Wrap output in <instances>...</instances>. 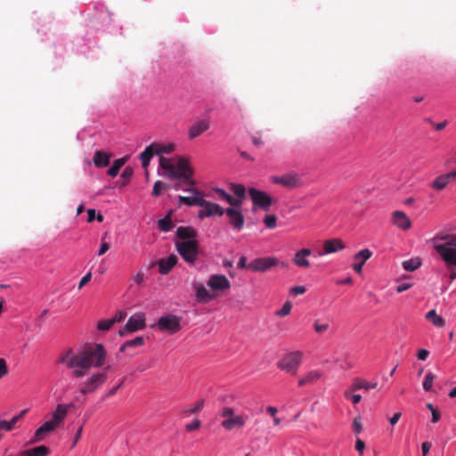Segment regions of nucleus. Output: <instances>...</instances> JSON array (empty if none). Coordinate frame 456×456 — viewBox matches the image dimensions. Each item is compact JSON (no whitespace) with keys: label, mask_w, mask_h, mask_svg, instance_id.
I'll use <instances>...</instances> for the list:
<instances>
[{"label":"nucleus","mask_w":456,"mask_h":456,"mask_svg":"<svg viewBox=\"0 0 456 456\" xmlns=\"http://www.w3.org/2000/svg\"><path fill=\"white\" fill-rule=\"evenodd\" d=\"M311 254L312 251L309 248H302L298 250L293 258L294 265L301 268H308L310 266V262L307 259V256Z\"/></svg>","instance_id":"obj_20"},{"label":"nucleus","mask_w":456,"mask_h":456,"mask_svg":"<svg viewBox=\"0 0 456 456\" xmlns=\"http://www.w3.org/2000/svg\"><path fill=\"white\" fill-rule=\"evenodd\" d=\"M448 182L451 183L456 180V168L449 173L444 174Z\"/></svg>","instance_id":"obj_64"},{"label":"nucleus","mask_w":456,"mask_h":456,"mask_svg":"<svg viewBox=\"0 0 456 456\" xmlns=\"http://www.w3.org/2000/svg\"><path fill=\"white\" fill-rule=\"evenodd\" d=\"M305 292V288L304 286H295L290 288V293L294 296L302 295Z\"/></svg>","instance_id":"obj_54"},{"label":"nucleus","mask_w":456,"mask_h":456,"mask_svg":"<svg viewBox=\"0 0 456 456\" xmlns=\"http://www.w3.org/2000/svg\"><path fill=\"white\" fill-rule=\"evenodd\" d=\"M177 159H167L165 157L159 158V166L162 169L167 171V175L170 179L171 176H175V166Z\"/></svg>","instance_id":"obj_25"},{"label":"nucleus","mask_w":456,"mask_h":456,"mask_svg":"<svg viewBox=\"0 0 456 456\" xmlns=\"http://www.w3.org/2000/svg\"><path fill=\"white\" fill-rule=\"evenodd\" d=\"M91 278H92V273H91V272H89L80 280L79 284H78V289H81L86 284H87L91 281Z\"/></svg>","instance_id":"obj_55"},{"label":"nucleus","mask_w":456,"mask_h":456,"mask_svg":"<svg viewBox=\"0 0 456 456\" xmlns=\"http://www.w3.org/2000/svg\"><path fill=\"white\" fill-rule=\"evenodd\" d=\"M203 407H204V400L200 399L194 403V405H192L191 407L185 410L184 412L187 414L196 413V412L200 411L203 409Z\"/></svg>","instance_id":"obj_41"},{"label":"nucleus","mask_w":456,"mask_h":456,"mask_svg":"<svg viewBox=\"0 0 456 456\" xmlns=\"http://www.w3.org/2000/svg\"><path fill=\"white\" fill-rule=\"evenodd\" d=\"M226 202L231 206L232 208H235L238 210H240L241 205H242V200L238 198L235 199L232 196H229Z\"/></svg>","instance_id":"obj_44"},{"label":"nucleus","mask_w":456,"mask_h":456,"mask_svg":"<svg viewBox=\"0 0 456 456\" xmlns=\"http://www.w3.org/2000/svg\"><path fill=\"white\" fill-rule=\"evenodd\" d=\"M113 325H114V323L111 321V319L102 320L98 322L97 328L100 330L106 331V330H109Z\"/></svg>","instance_id":"obj_47"},{"label":"nucleus","mask_w":456,"mask_h":456,"mask_svg":"<svg viewBox=\"0 0 456 456\" xmlns=\"http://www.w3.org/2000/svg\"><path fill=\"white\" fill-rule=\"evenodd\" d=\"M178 202L179 205L184 204L186 206L191 207V206H200L201 204H205V200L202 198V196H192V197H186V196H178Z\"/></svg>","instance_id":"obj_30"},{"label":"nucleus","mask_w":456,"mask_h":456,"mask_svg":"<svg viewBox=\"0 0 456 456\" xmlns=\"http://www.w3.org/2000/svg\"><path fill=\"white\" fill-rule=\"evenodd\" d=\"M178 258L175 255L172 254L166 258H161L159 261V271L161 274H167L171 269L176 265Z\"/></svg>","instance_id":"obj_22"},{"label":"nucleus","mask_w":456,"mask_h":456,"mask_svg":"<svg viewBox=\"0 0 456 456\" xmlns=\"http://www.w3.org/2000/svg\"><path fill=\"white\" fill-rule=\"evenodd\" d=\"M145 321L146 319L144 314L136 313L133 314L127 321L125 327L119 330V335L124 336L128 332H134L143 329L146 326Z\"/></svg>","instance_id":"obj_10"},{"label":"nucleus","mask_w":456,"mask_h":456,"mask_svg":"<svg viewBox=\"0 0 456 456\" xmlns=\"http://www.w3.org/2000/svg\"><path fill=\"white\" fill-rule=\"evenodd\" d=\"M69 406L66 404H58L56 410L53 412V418L48 420L52 425L57 428L59 425L64 420L68 413Z\"/></svg>","instance_id":"obj_21"},{"label":"nucleus","mask_w":456,"mask_h":456,"mask_svg":"<svg viewBox=\"0 0 456 456\" xmlns=\"http://www.w3.org/2000/svg\"><path fill=\"white\" fill-rule=\"evenodd\" d=\"M431 449V444L429 442H424L421 444L422 456H427Z\"/></svg>","instance_id":"obj_59"},{"label":"nucleus","mask_w":456,"mask_h":456,"mask_svg":"<svg viewBox=\"0 0 456 456\" xmlns=\"http://www.w3.org/2000/svg\"><path fill=\"white\" fill-rule=\"evenodd\" d=\"M126 312L118 311V313H116L114 317L111 318V321L115 324L117 322H119L123 321L126 318Z\"/></svg>","instance_id":"obj_53"},{"label":"nucleus","mask_w":456,"mask_h":456,"mask_svg":"<svg viewBox=\"0 0 456 456\" xmlns=\"http://www.w3.org/2000/svg\"><path fill=\"white\" fill-rule=\"evenodd\" d=\"M150 147L154 155L170 154L175 151V145L173 143L160 144L153 142L150 144Z\"/></svg>","instance_id":"obj_28"},{"label":"nucleus","mask_w":456,"mask_h":456,"mask_svg":"<svg viewBox=\"0 0 456 456\" xmlns=\"http://www.w3.org/2000/svg\"><path fill=\"white\" fill-rule=\"evenodd\" d=\"M167 188V186L164 183H162L161 181H157L153 186L152 195L158 197L160 195L161 191Z\"/></svg>","instance_id":"obj_46"},{"label":"nucleus","mask_w":456,"mask_h":456,"mask_svg":"<svg viewBox=\"0 0 456 456\" xmlns=\"http://www.w3.org/2000/svg\"><path fill=\"white\" fill-rule=\"evenodd\" d=\"M429 354V352L427 349H420L418 352V359L421 361H425Z\"/></svg>","instance_id":"obj_61"},{"label":"nucleus","mask_w":456,"mask_h":456,"mask_svg":"<svg viewBox=\"0 0 456 456\" xmlns=\"http://www.w3.org/2000/svg\"><path fill=\"white\" fill-rule=\"evenodd\" d=\"M346 248L345 243L341 239L336 238L327 240L323 242L322 251L318 252V256H323L326 254H332L338 252Z\"/></svg>","instance_id":"obj_15"},{"label":"nucleus","mask_w":456,"mask_h":456,"mask_svg":"<svg viewBox=\"0 0 456 456\" xmlns=\"http://www.w3.org/2000/svg\"><path fill=\"white\" fill-rule=\"evenodd\" d=\"M133 174H134V170L132 167H126L124 171L122 172V178H123V182H122V185H126L127 184V183L130 181L131 177L133 176Z\"/></svg>","instance_id":"obj_43"},{"label":"nucleus","mask_w":456,"mask_h":456,"mask_svg":"<svg viewBox=\"0 0 456 456\" xmlns=\"http://www.w3.org/2000/svg\"><path fill=\"white\" fill-rule=\"evenodd\" d=\"M402 265L405 271L413 272L421 265V260L419 257L411 258L403 261Z\"/></svg>","instance_id":"obj_35"},{"label":"nucleus","mask_w":456,"mask_h":456,"mask_svg":"<svg viewBox=\"0 0 456 456\" xmlns=\"http://www.w3.org/2000/svg\"><path fill=\"white\" fill-rule=\"evenodd\" d=\"M177 252L188 264H194L198 258L199 242L197 240L175 241Z\"/></svg>","instance_id":"obj_3"},{"label":"nucleus","mask_w":456,"mask_h":456,"mask_svg":"<svg viewBox=\"0 0 456 456\" xmlns=\"http://www.w3.org/2000/svg\"><path fill=\"white\" fill-rule=\"evenodd\" d=\"M125 379H126V378H123L118 386H116L115 387L109 390V392L103 396L102 399L105 400L106 398L114 395L116 394V392L123 386Z\"/></svg>","instance_id":"obj_50"},{"label":"nucleus","mask_w":456,"mask_h":456,"mask_svg":"<svg viewBox=\"0 0 456 456\" xmlns=\"http://www.w3.org/2000/svg\"><path fill=\"white\" fill-rule=\"evenodd\" d=\"M248 192L252 200L254 209L261 208L267 211L274 202V200L270 195L256 188H249Z\"/></svg>","instance_id":"obj_6"},{"label":"nucleus","mask_w":456,"mask_h":456,"mask_svg":"<svg viewBox=\"0 0 456 456\" xmlns=\"http://www.w3.org/2000/svg\"><path fill=\"white\" fill-rule=\"evenodd\" d=\"M208 286L214 291H223L230 289L231 282L223 274H213L208 281Z\"/></svg>","instance_id":"obj_13"},{"label":"nucleus","mask_w":456,"mask_h":456,"mask_svg":"<svg viewBox=\"0 0 456 456\" xmlns=\"http://www.w3.org/2000/svg\"><path fill=\"white\" fill-rule=\"evenodd\" d=\"M353 426L355 433L360 434L362 432V427L359 419H354Z\"/></svg>","instance_id":"obj_63"},{"label":"nucleus","mask_w":456,"mask_h":456,"mask_svg":"<svg viewBox=\"0 0 456 456\" xmlns=\"http://www.w3.org/2000/svg\"><path fill=\"white\" fill-rule=\"evenodd\" d=\"M106 351L102 344L86 345L78 351L72 348L66 350L59 359L69 370L75 378L84 377L90 368H99L103 365Z\"/></svg>","instance_id":"obj_1"},{"label":"nucleus","mask_w":456,"mask_h":456,"mask_svg":"<svg viewBox=\"0 0 456 456\" xmlns=\"http://www.w3.org/2000/svg\"><path fill=\"white\" fill-rule=\"evenodd\" d=\"M426 319L432 322L436 327H444L445 321L443 317L438 315L436 310L432 309L426 314Z\"/></svg>","instance_id":"obj_33"},{"label":"nucleus","mask_w":456,"mask_h":456,"mask_svg":"<svg viewBox=\"0 0 456 456\" xmlns=\"http://www.w3.org/2000/svg\"><path fill=\"white\" fill-rule=\"evenodd\" d=\"M50 449L46 445H39L35 448L24 450L20 452V456H48Z\"/></svg>","instance_id":"obj_27"},{"label":"nucleus","mask_w":456,"mask_h":456,"mask_svg":"<svg viewBox=\"0 0 456 456\" xmlns=\"http://www.w3.org/2000/svg\"><path fill=\"white\" fill-rule=\"evenodd\" d=\"M210 127V122L208 119H201L194 123L189 129V138L194 139L200 136Z\"/></svg>","instance_id":"obj_19"},{"label":"nucleus","mask_w":456,"mask_h":456,"mask_svg":"<svg viewBox=\"0 0 456 456\" xmlns=\"http://www.w3.org/2000/svg\"><path fill=\"white\" fill-rule=\"evenodd\" d=\"M8 373V367L4 359L0 358V379Z\"/></svg>","instance_id":"obj_52"},{"label":"nucleus","mask_w":456,"mask_h":456,"mask_svg":"<svg viewBox=\"0 0 456 456\" xmlns=\"http://www.w3.org/2000/svg\"><path fill=\"white\" fill-rule=\"evenodd\" d=\"M434 248L448 267L456 266V234L437 233L434 239Z\"/></svg>","instance_id":"obj_2"},{"label":"nucleus","mask_w":456,"mask_h":456,"mask_svg":"<svg viewBox=\"0 0 456 456\" xmlns=\"http://www.w3.org/2000/svg\"><path fill=\"white\" fill-rule=\"evenodd\" d=\"M196 297L200 302H207L213 298V296L208 291V289L202 284H195Z\"/></svg>","instance_id":"obj_32"},{"label":"nucleus","mask_w":456,"mask_h":456,"mask_svg":"<svg viewBox=\"0 0 456 456\" xmlns=\"http://www.w3.org/2000/svg\"><path fill=\"white\" fill-rule=\"evenodd\" d=\"M220 414L224 418L221 425L226 430L241 428L245 425L246 418L241 415H235L232 408L225 407L222 410Z\"/></svg>","instance_id":"obj_7"},{"label":"nucleus","mask_w":456,"mask_h":456,"mask_svg":"<svg viewBox=\"0 0 456 456\" xmlns=\"http://www.w3.org/2000/svg\"><path fill=\"white\" fill-rule=\"evenodd\" d=\"M449 183L444 174L438 175L432 183L431 188L436 191L444 190Z\"/></svg>","instance_id":"obj_36"},{"label":"nucleus","mask_w":456,"mask_h":456,"mask_svg":"<svg viewBox=\"0 0 456 456\" xmlns=\"http://www.w3.org/2000/svg\"><path fill=\"white\" fill-rule=\"evenodd\" d=\"M127 160V157L121 158L114 160L112 166L109 168L107 171V174L111 176L115 177L118 175V172L120 171L121 167L125 165V163Z\"/></svg>","instance_id":"obj_34"},{"label":"nucleus","mask_w":456,"mask_h":456,"mask_svg":"<svg viewBox=\"0 0 456 456\" xmlns=\"http://www.w3.org/2000/svg\"><path fill=\"white\" fill-rule=\"evenodd\" d=\"M364 448L365 443L358 438L355 442V449L359 452L360 454H362Z\"/></svg>","instance_id":"obj_57"},{"label":"nucleus","mask_w":456,"mask_h":456,"mask_svg":"<svg viewBox=\"0 0 456 456\" xmlns=\"http://www.w3.org/2000/svg\"><path fill=\"white\" fill-rule=\"evenodd\" d=\"M314 330L317 333L322 334V333L325 332L329 329V323H327V322H320V321L317 320L314 322Z\"/></svg>","instance_id":"obj_48"},{"label":"nucleus","mask_w":456,"mask_h":456,"mask_svg":"<svg viewBox=\"0 0 456 456\" xmlns=\"http://www.w3.org/2000/svg\"><path fill=\"white\" fill-rule=\"evenodd\" d=\"M230 189L238 198L241 200L245 198L246 189L244 185L240 183H232Z\"/></svg>","instance_id":"obj_40"},{"label":"nucleus","mask_w":456,"mask_h":456,"mask_svg":"<svg viewBox=\"0 0 456 456\" xmlns=\"http://www.w3.org/2000/svg\"><path fill=\"white\" fill-rule=\"evenodd\" d=\"M200 419H196L192 422L187 424L185 426V428L188 432H191L193 430L198 429L200 428Z\"/></svg>","instance_id":"obj_51"},{"label":"nucleus","mask_w":456,"mask_h":456,"mask_svg":"<svg viewBox=\"0 0 456 456\" xmlns=\"http://www.w3.org/2000/svg\"><path fill=\"white\" fill-rule=\"evenodd\" d=\"M176 235L183 240H196L197 232L190 226H179L176 230Z\"/></svg>","instance_id":"obj_26"},{"label":"nucleus","mask_w":456,"mask_h":456,"mask_svg":"<svg viewBox=\"0 0 456 456\" xmlns=\"http://www.w3.org/2000/svg\"><path fill=\"white\" fill-rule=\"evenodd\" d=\"M224 213L228 216L230 224L233 229L240 231L244 226V217L240 210L228 208L224 210Z\"/></svg>","instance_id":"obj_16"},{"label":"nucleus","mask_w":456,"mask_h":456,"mask_svg":"<svg viewBox=\"0 0 456 456\" xmlns=\"http://www.w3.org/2000/svg\"><path fill=\"white\" fill-rule=\"evenodd\" d=\"M302 354L298 351L292 352L282 357L277 363L278 367L291 374L296 375L301 364Z\"/></svg>","instance_id":"obj_5"},{"label":"nucleus","mask_w":456,"mask_h":456,"mask_svg":"<svg viewBox=\"0 0 456 456\" xmlns=\"http://www.w3.org/2000/svg\"><path fill=\"white\" fill-rule=\"evenodd\" d=\"M377 386H378L377 382L370 383L362 379L355 378L353 380L352 390L364 389V390L368 391L370 389L376 388Z\"/></svg>","instance_id":"obj_31"},{"label":"nucleus","mask_w":456,"mask_h":456,"mask_svg":"<svg viewBox=\"0 0 456 456\" xmlns=\"http://www.w3.org/2000/svg\"><path fill=\"white\" fill-rule=\"evenodd\" d=\"M109 249H110L109 243L102 241L101 244L100 249L98 251V256L104 255Z\"/></svg>","instance_id":"obj_58"},{"label":"nucleus","mask_w":456,"mask_h":456,"mask_svg":"<svg viewBox=\"0 0 456 456\" xmlns=\"http://www.w3.org/2000/svg\"><path fill=\"white\" fill-rule=\"evenodd\" d=\"M271 181L275 184H280L289 189L297 188L303 184L302 179L293 173L285 174L281 176H272Z\"/></svg>","instance_id":"obj_11"},{"label":"nucleus","mask_w":456,"mask_h":456,"mask_svg":"<svg viewBox=\"0 0 456 456\" xmlns=\"http://www.w3.org/2000/svg\"><path fill=\"white\" fill-rule=\"evenodd\" d=\"M188 186H189L188 188L184 189V191L186 192L192 194V196H201L200 191L198 189H196L194 186H192V185H188Z\"/></svg>","instance_id":"obj_60"},{"label":"nucleus","mask_w":456,"mask_h":456,"mask_svg":"<svg viewBox=\"0 0 456 456\" xmlns=\"http://www.w3.org/2000/svg\"><path fill=\"white\" fill-rule=\"evenodd\" d=\"M200 207L203 208L202 210L199 212V217L200 219L204 217H209L214 215L223 216L224 214V209L220 207L218 204L212 203L205 200V204H201Z\"/></svg>","instance_id":"obj_14"},{"label":"nucleus","mask_w":456,"mask_h":456,"mask_svg":"<svg viewBox=\"0 0 456 456\" xmlns=\"http://www.w3.org/2000/svg\"><path fill=\"white\" fill-rule=\"evenodd\" d=\"M278 263L279 260L275 257H259L252 260L248 264V269L252 272L263 273L277 265Z\"/></svg>","instance_id":"obj_12"},{"label":"nucleus","mask_w":456,"mask_h":456,"mask_svg":"<svg viewBox=\"0 0 456 456\" xmlns=\"http://www.w3.org/2000/svg\"><path fill=\"white\" fill-rule=\"evenodd\" d=\"M56 428L49 421L45 422L40 428H38L32 439L28 442V444H33L43 441L46 436L54 431Z\"/></svg>","instance_id":"obj_17"},{"label":"nucleus","mask_w":456,"mask_h":456,"mask_svg":"<svg viewBox=\"0 0 456 456\" xmlns=\"http://www.w3.org/2000/svg\"><path fill=\"white\" fill-rule=\"evenodd\" d=\"M412 287V284L411 283H402L400 284L399 286H397L396 288V291L398 293H402L403 291H406L407 289H409L410 288Z\"/></svg>","instance_id":"obj_62"},{"label":"nucleus","mask_w":456,"mask_h":456,"mask_svg":"<svg viewBox=\"0 0 456 456\" xmlns=\"http://www.w3.org/2000/svg\"><path fill=\"white\" fill-rule=\"evenodd\" d=\"M393 224L398 228L406 231L411 228V222L407 215L400 210H396L392 214Z\"/></svg>","instance_id":"obj_18"},{"label":"nucleus","mask_w":456,"mask_h":456,"mask_svg":"<svg viewBox=\"0 0 456 456\" xmlns=\"http://www.w3.org/2000/svg\"><path fill=\"white\" fill-rule=\"evenodd\" d=\"M436 379V376L432 372H428L423 381V388L426 391H430L433 386V382Z\"/></svg>","instance_id":"obj_42"},{"label":"nucleus","mask_w":456,"mask_h":456,"mask_svg":"<svg viewBox=\"0 0 456 456\" xmlns=\"http://www.w3.org/2000/svg\"><path fill=\"white\" fill-rule=\"evenodd\" d=\"M154 156L150 145L146 147V149L139 154V159L142 161V166L143 168H147L150 165L151 158Z\"/></svg>","instance_id":"obj_37"},{"label":"nucleus","mask_w":456,"mask_h":456,"mask_svg":"<svg viewBox=\"0 0 456 456\" xmlns=\"http://www.w3.org/2000/svg\"><path fill=\"white\" fill-rule=\"evenodd\" d=\"M322 373L320 370H310L304 377L298 380V386L304 387L312 384L322 377Z\"/></svg>","instance_id":"obj_29"},{"label":"nucleus","mask_w":456,"mask_h":456,"mask_svg":"<svg viewBox=\"0 0 456 456\" xmlns=\"http://www.w3.org/2000/svg\"><path fill=\"white\" fill-rule=\"evenodd\" d=\"M214 191L217 193L221 199L224 200L225 201L229 198L230 194H228L224 190L220 188L214 189Z\"/></svg>","instance_id":"obj_56"},{"label":"nucleus","mask_w":456,"mask_h":456,"mask_svg":"<svg viewBox=\"0 0 456 456\" xmlns=\"http://www.w3.org/2000/svg\"><path fill=\"white\" fill-rule=\"evenodd\" d=\"M107 380L106 372L94 373L90 376L85 382L79 385V392L86 395L94 392L99 387L103 385Z\"/></svg>","instance_id":"obj_8"},{"label":"nucleus","mask_w":456,"mask_h":456,"mask_svg":"<svg viewBox=\"0 0 456 456\" xmlns=\"http://www.w3.org/2000/svg\"><path fill=\"white\" fill-rule=\"evenodd\" d=\"M158 327L161 331L175 334L181 330V318L174 314H167L159 319Z\"/></svg>","instance_id":"obj_9"},{"label":"nucleus","mask_w":456,"mask_h":456,"mask_svg":"<svg viewBox=\"0 0 456 456\" xmlns=\"http://www.w3.org/2000/svg\"><path fill=\"white\" fill-rule=\"evenodd\" d=\"M193 169L190 167L188 160L185 158H177L175 166V176H171V180H183L186 185L195 186L196 182L192 179Z\"/></svg>","instance_id":"obj_4"},{"label":"nucleus","mask_w":456,"mask_h":456,"mask_svg":"<svg viewBox=\"0 0 456 456\" xmlns=\"http://www.w3.org/2000/svg\"><path fill=\"white\" fill-rule=\"evenodd\" d=\"M372 256V253L370 249L364 248L360 250L358 253H356L354 256L355 260H360L359 263H355L353 265V269L358 273H361L362 270V266L364 263L370 258Z\"/></svg>","instance_id":"obj_23"},{"label":"nucleus","mask_w":456,"mask_h":456,"mask_svg":"<svg viewBox=\"0 0 456 456\" xmlns=\"http://www.w3.org/2000/svg\"><path fill=\"white\" fill-rule=\"evenodd\" d=\"M277 217L275 215H268L264 218L265 226L269 229H273L276 226Z\"/></svg>","instance_id":"obj_45"},{"label":"nucleus","mask_w":456,"mask_h":456,"mask_svg":"<svg viewBox=\"0 0 456 456\" xmlns=\"http://www.w3.org/2000/svg\"><path fill=\"white\" fill-rule=\"evenodd\" d=\"M291 308H292V305L290 302L288 301L283 305L281 309H280L279 311L276 312V315L286 316L290 313Z\"/></svg>","instance_id":"obj_49"},{"label":"nucleus","mask_w":456,"mask_h":456,"mask_svg":"<svg viewBox=\"0 0 456 456\" xmlns=\"http://www.w3.org/2000/svg\"><path fill=\"white\" fill-rule=\"evenodd\" d=\"M111 154L102 151H97L94 155V164L96 167L102 168L110 165Z\"/></svg>","instance_id":"obj_24"},{"label":"nucleus","mask_w":456,"mask_h":456,"mask_svg":"<svg viewBox=\"0 0 456 456\" xmlns=\"http://www.w3.org/2000/svg\"><path fill=\"white\" fill-rule=\"evenodd\" d=\"M159 228L163 232H169L174 227L171 219V212H169L164 218L158 221Z\"/></svg>","instance_id":"obj_38"},{"label":"nucleus","mask_w":456,"mask_h":456,"mask_svg":"<svg viewBox=\"0 0 456 456\" xmlns=\"http://www.w3.org/2000/svg\"><path fill=\"white\" fill-rule=\"evenodd\" d=\"M143 344H144V338L142 337H136L135 338L124 343L121 346L119 351L125 352L130 346H142Z\"/></svg>","instance_id":"obj_39"}]
</instances>
